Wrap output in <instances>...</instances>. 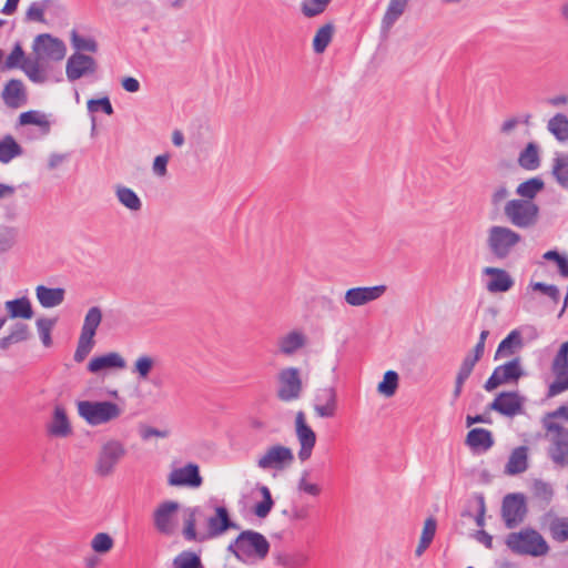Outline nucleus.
Returning <instances> with one entry per match:
<instances>
[{"label": "nucleus", "instance_id": "f257e3e1", "mask_svg": "<svg viewBox=\"0 0 568 568\" xmlns=\"http://www.w3.org/2000/svg\"><path fill=\"white\" fill-rule=\"evenodd\" d=\"M199 508L190 509L187 517L184 521L183 536L186 540L204 541L206 539L221 536L229 529H237L239 526L230 518L229 510L219 506L215 508V515L207 518V532L197 534L195 529L196 515H200Z\"/></svg>", "mask_w": 568, "mask_h": 568}, {"label": "nucleus", "instance_id": "f03ea898", "mask_svg": "<svg viewBox=\"0 0 568 568\" xmlns=\"http://www.w3.org/2000/svg\"><path fill=\"white\" fill-rule=\"evenodd\" d=\"M270 542L261 532L254 530L242 531L227 547L241 560H263L270 552Z\"/></svg>", "mask_w": 568, "mask_h": 568}, {"label": "nucleus", "instance_id": "7ed1b4c3", "mask_svg": "<svg viewBox=\"0 0 568 568\" xmlns=\"http://www.w3.org/2000/svg\"><path fill=\"white\" fill-rule=\"evenodd\" d=\"M505 544L514 554L521 556L541 557L549 551L546 539L532 528L508 534Z\"/></svg>", "mask_w": 568, "mask_h": 568}, {"label": "nucleus", "instance_id": "20e7f679", "mask_svg": "<svg viewBox=\"0 0 568 568\" xmlns=\"http://www.w3.org/2000/svg\"><path fill=\"white\" fill-rule=\"evenodd\" d=\"M78 414L91 426L108 424L118 419L123 409L110 400H80L77 403Z\"/></svg>", "mask_w": 568, "mask_h": 568}, {"label": "nucleus", "instance_id": "39448f33", "mask_svg": "<svg viewBox=\"0 0 568 568\" xmlns=\"http://www.w3.org/2000/svg\"><path fill=\"white\" fill-rule=\"evenodd\" d=\"M126 448L118 439H108L104 442L98 453L94 473L99 477H109L113 475L120 462L125 457Z\"/></svg>", "mask_w": 568, "mask_h": 568}, {"label": "nucleus", "instance_id": "423d86ee", "mask_svg": "<svg viewBox=\"0 0 568 568\" xmlns=\"http://www.w3.org/2000/svg\"><path fill=\"white\" fill-rule=\"evenodd\" d=\"M520 241L521 235L511 229L494 225L488 231L487 246L496 258L504 260Z\"/></svg>", "mask_w": 568, "mask_h": 568}, {"label": "nucleus", "instance_id": "0eeeda50", "mask_svg": "<svg viewBox=\"0 0 568 568\" xmlns=\"http://www.w3.org/2000/svg\"><path fill=\"white\" fill-rule=\"evenodd\" d=\"M510 223L520 229H529L538 221L539 207L532 201L510 200L504 209Z\"/></svg>", "mask_w": 568, "mask_h": 568}, {"label": "nucleus", "instance_id": "6e6552de", "mask_svg": "<svg viewBox=\"0 0 568 568\" xmlns=\"http://www.w3.org/2000/svg\"><path fill=\"white\" fill-rule=\"evenodd\" d=\"M550 442L548 455L557 466H568V428L555 422H546Z\"/></svg>", "mask_w": 568, "mask_h": 568}, {"label": "nucleus", "instance_id": "1a4fd4ad", "mask_svg": "<svg viewBox=\"0 0 568 568\" xmlns=\"http://www.w3.org/2000/svg\"><path fill=\"white\" fill-rule=\"evenodd\" d=\"M278 387L276 396L280 400L290 403L297 400L303 392L301 372L297 367H285L277 375Z\"/></svg>", "mask_w": 568, "mask_h": 568}, {"label": "nucleus", "instance_id": "9d476101", "mask_svg": "<svg viewBox=\"0 0 568 568\" xmlns=\"http://www.w3.org/2000/svg\"><path fill=\"white\" fill-rule=\"evenodd\" d=\"M294 462L293 450L283 445H273L265 449V452L256 460L258 468L263 470H284Z\"/></svg>", "mask_w": 568, "mask_h": 568}, {"label": "nucleus", "instance_id": "9b49d317", "mask_svg": "<svg viewBox=\"0 0 568 568\" xmlns=\"http://www.w3.org/2000/svg\"><path fill=\"white\" fill-rule=\"evenodd\" d=\"M527 515L526 499L523 494H508L501 503V518L508 529L519 526Z\"/></svg>", "mask_w": 568, "mask_h": 568}, {"label": "nucleus", "instance_id": "f8f14e48", "mask_svg": "<svg viewBox=\"0 0 568 568\" xmlns=\"http://www.w3.org/2000/svg\"><path fill=\"white\" fill-rule=\"evenodd\" d=\"M524 376L520 358L515 357L511 361L497 366L490 377L485 383V389L491 392L500 385L517 383Z\"/></svg>", "mask_w": 568, "mask_h": 568}, {"label": "nucleus", "instance_id": "ddd939ff", "mask_svg": "<svg viewBox=\"0 0 568 568\" xmlns=\"http://www.w3.org/2000/svg\"><path fill=\"white\" fill-rule=\"evenodd\" d=\"M551 371L556 379L549 385L548 396H556L568 389V341L561 344L552 361Z\"/></svg>", "mask_w": 568, "mask_h": 568}, {"label": "nucleus", "instance_id": "4468645a", "mask_svg": "<svg viewBox=\"0 0 568 568\" xmlns=\"http://www.w3.org/2000/svg\"><path fill=\"white\" fill-rule=\"evenodd\" d=\"M295 434L300 444L298 458L306 462L311 458L316 444V434L307 425L304 412L300 410L295 416Z\"/></svg>", "mask_w": 568, "mask_h": 568}, {"label": "nucleus", "instance_id": "2eb2a0df", "mask_svg": "<svg viewBox=\"0 0 568 568\" xmlns=\"http://www.w3.org/2000/svg\"><path fill=\"white\" fill-rule=\"evenodd\" d=\"M386 290V285L352 287L345 292L344 301L348 306L361 307L381 298Z\"/></svg>", "mask_w": 568, "mask_h": 568}, {"label": "nucleus", "instance_id": "dca6fc26", "mask_svg": "<svg viewBox=\"0 0 568 568\" xmlns=\"http://www.w3.org/2000/svg\"><path fill=\"white\" fill-rule=\"evenodd\" d=\"M38 59L62 60L65 55L64 43L50 34H39L33 43Z\"/></svg>", "mask_w": 568, "mask_h": 568}, {"label": "nucleus", "instance_id": "f3484780", "mask_svg": "<svg viewBox=\"0 0 568 568\" xmlns=\"http://www.w3.org/2000/svg\"><path fill=\"white\" fill-rule=\"evenodd\" d=\"M524 398L517 392H501L489 404L488 409L514 417L523 412Z\"/></svg>", "mask_w": 568, "mask_h": 568}, {"label": "nucleus", "instance_id": "a211bd4d", "mask_svg": "<svg viewBox=\"0 0 568 568\" xmlns=\"http://www.w3.org/2000/svg\"><path fill=\"white\" fill-rule=\"evenodd\" d=\"M97 68L98 64L92 57L75 52L70 55L67 61V78L69 81L73 82L84 75L93 74Z\"/></svg>", "mask_w": 568, "mask_h": 568}, {"label": "nucleus", "instance_id": "6ab92c4d", "mask_svg": "<svg viewBox=\"0 0 568 568\" xmlns=\"http://www.w3.org/2000/svg\"><path fill=\"white\" fill-rule=\"evenodd\" d=\"M180 505L176 501H164L154 511V526L163 535L174 532V517Z\"/></svg>", "mask_w": 568, "mask_h": 568}, {"label": "nucleus", "instance_id": "aec40b11", "mask_svg": "<svg viewBox=\"0 0 568 568\" xmlns=\"http://www.w3.org/2000/svg\"><path fill=\"white\" fill-rule=\"evenodd\" d=\"M307 345V336L301 329H292L276 341L278 354L291 357Z\"/></svg>", "mask_w": 568, "mask_h": 568}, {"label": "nucleus", "instance_id": "412c9836", "mask_svg": "<svg viewBox=\"0 0 568 568\" xmlns=\"http://www.w3.org/2000/svg\"><path fill=\"white\" fill-rule=\"evenodd\" d=\"M337 409V395L334 387L317 389L314 398V410L321 418L335 416Z\"/></svg>", "mask_w": 568, "mask_h": 568}, {"label": "nucleus", "instance_id": "4be33fe9", "mask_svg": "<svg viewBox=\"0 0 568 568\" xmlns=\"http://www.w3.org/2000/svg\"><path fill=\"white\" fill-rule=\"evenodd\" d=\"M202 481L203 479L200 475L199 466L193 463L173 469L168 478V483L171 486L200 487Z\"/></svg>", "mask_w": 568, "mask_h": 568}, {"label": "nucleus", "instance_id": "5701e85b", "mask_svg": "<svg viewBox=\"0 0 568 568\" xmlns=\"http://www.w3.org/2000/svg\"><path fill=\"white\" fill-rule=\"evenodd\" d=\"M125 366V359L119 353L111 352L91 358L88 364V371L98 374L105 369H123Z\"/></svg>", "mask_w": 568, "mask_h": 568}, {"label": "nucleus", "instance_id": "b1692460", "mask_svg": "<svg viewBox=\"0 0 568 568\" xmlns=\"http://www.w3.org/2000/svg\"><path fill=\"white\" fill-rule=\"evenodd\" d=\"M2 100L9 108L17 109L26 103L27 92L24 84L21 80H9L2 91Z\"/></svg>", "mask_w": 568, "mask_h": 568}, {"label": "nucleus", "instance_id": "393cba45", "mask_svg": "<svg viewBox=\"0 0 568 568\" xmlns=\"http://www.w3.org/2000/svg\"><path fill=\"white\" fill-rule=\"evenodd\" d=\"M466 444L474 453H486L494 445V437L490 430L485 428H473L466 436Z\"/></svg>", "mask_w": 568, "mask_h": 568}, {"label": "nucleus", "instance_id": "a878e982", "mask_svg": "<svg viewBox=\"0 0 568 568\" xmlns=\"http://www.w3.org/2000/svg\"><path fill=\"white\" fill-rule=\"evenodd\" d=\"M484 273L491 276L486 284V287L490 293L507 292L514 285V280L505 270L486 267Z\"/></svg>", "mask_w": 568, "mask_h": 568}, {"label": "nucleus", "instance_id": "bb28decb", "mask_svg": "<svg viewBox=\"0 0 568 568\" xmlns=\"http://www.w3.org/2000/svg\"><path fill=\"white\" fill-rule=\"evenodd\" d=\"M48 433L51 436L64 438L71 435L72 427L67 416L65 409L62 406H55L53 410L52 420L48 425Z\"/></svg>", "mask_w": 568, "mask_h": 568}, {"label": "nucleus", "instance_id": "cd10ccee", "mask_svg": "<svg viewBox=\"0 0 568 568\" xmlns=\"http://www.w3.org/2000/svg\"><path fill=\"white\" fill-rule=\"evenodd\" d=\"M36 295L42 307L52 308L63 303L65 290L62 287L38 285L36 287Z\"/></svg>", "mask_w": 568, "mask_h": 568}, {"label": "nucleus", "instance_id": "c85d7f7f", "mask_svg": "<svg viewBox=\"0 0 568 568\" xmlns=\"http://www.w3.org/2000/svg\"><path fill=\"white\" fill-rule=\"evenodd\" d=\"M407 7L408 0H389L386 11L382 18V30L384 32L389 31L397 20L404 14Z\"/></svg>", "mask_w": 568, "mask_h": 568}, {"label": "nucleus", "instance_id": "c756f323", "mask_svg": "<svg viewBox=\"0 0 568 568\" xmlns=\"http://www.w3.org/2000/svg\"><path fill=\"white\" fill-rule=\"evenodd\" d=\"M273 557L275 564L283 568H302L308 560L302 551L275 550Z\"/></svg>", "mask_w": 568, "mask_h": 568}, {"label": "nucleus", "instance_id": "7c9ffc66", "mask_svg": "<svg viewBox=\"0 0 568 568\" xmlns=\"http://www.w3.org/2000/svg\"><path fill=\"white\" fill-rule=\"evenodd\" d=\"M4 307L10 318L30 320L33 316L31 302L28 297L7 301Z\"/></svg>", "mask_w": 568, "mask_h": 568}, {"label": "nucleus", "instance_id": "2f4dec72", "mask_svg": "<svg viewBox=\"0 0 568 568\" xmlns=\"http://www.w3.org/2000/svg\"><path fill=\"white\" fill-rule=\"evenodd\" d=\"M31 337L30 328L22 322L16 323L8 336L0 338V348L8 349L12 344L28 341Z\"/></svg>", "mask_w": 568, "mask_h": 568}, {"label": "nucleus", "instance_id": "473e14b6", "mask_svg": "<svg viewBox=\"0 0 568 568\" xmlns=\"http://www.w3.org/2000/svg\"><path fill=\"white\" fill-rule=\"evenodd\" d=\"M115 196L118 201L131 212H139L142 209V201L138 194L124 185L115 186Z\"/></svg>", "mask_w": 568, "mask_h": 568}, {"label": "nucleus", "instance_id": "72a5a7b5", "mask_svg": "<svg viewBox=\"0 0 568 568\" xmlns=\"http://www.w3.org/2000/svg\"><path fill=\"white\" fill-rule=\"evenodd\" d=\"M23 149L10 134L0 140V162L9 163L14 158L22 155Z\"/></svg>", "mask_w": 568, "mask_h": 568}, {"label": "nucleus", "instance_id": "f704fd0d", "mask_svg": "<svg viewBox=\"0 0 568 568\" xmlns=\"http://www.w3.org/2000/svg\"><path fill=\"white\" fill-rule=\"evenodd\" d=\"M527 448L524 446L517 447L513 450L506 464V473L516 475L527 469Z\"/></svg>", "mask_w": 568, "mask_h": 568}, {"label": "nucleus", "instance_id": "c9c22d12", "mask_svg": "<svg viewBox=\"0 0 568 568\" xmlns=\"http://www.w3.org/2000/svg\"><path fill=\"white\" fill-rule=\"evenodd\" d=\"M519 165L525 170H536L540 165L539 150L536 143L529 142L527 146L519 153Z\"/></svg>", "mask_w": 568, "mask_h": 568}, {"label": "nucleus", "instance_id": "e433bc0d", "mask_svg": "<svg viewBox=\"0 0 568 568\" xmlns=\"http://www.w3.org/2000/svg\"><path fill=\"white\" fill-rule=\"evenodd\" d=\"M101 321H102L101 308L98 306L90 307L84 316V322H83L80 335L94 338L97 328L101 324Z\"/></svg>", "mask_w": 568, "mask_h": 568}, {"label": "nucleus", "instance_id": "4c0bfd02", "mask_svg": "<svg viewBox=\"0 0 568 568\" xmlns=\"http://www.w3.org/2000/svg\"><path fill=\"white\" fill-rule=\"evenodd\" d=\"M551 174L556 182L568 191V154H560L554 159Z\"/></svg>", "mask_w": 568, "mask_h": 568}, {"label": "nucleus", "instance_id": "58836bf2", "mask_svg": "<svg viewBox=\"0 0 568 568\" xmlns=\"http://www.w3.org/2000/svg\"><path fill=\"white\" fill-rule=\"evenodd\" d=\"M20 231L17 226L0 225V254L13 248L19 242Z\"/></svg>", "mask_w": 568, "mask_h": 568}, {"label": "nucleus", "instance_id": "ea45409f", "mask_svg": "<svg viewBox=\"0 0 568 568\" xmlns=\"http://www.w3.org/2000/svg\"><path fill=\"white\" fill-rule=\"evenodd\" d=\"M334 27L331 23L322 26L313 39V50L316 53H323L332 41Z\"/></svg>", "mask_w": 568, "mask_h": 568}, {"label": "nucleus", "instance_id": "a19ab883", "mask_svg": "<svg viewBox=\"0 0 568 568\" xmlns=\"http://www.w3.org/2000/svg\"><path fill=\"white\" fill-rule=\"evenodd\" d=\"M545 186V183L539 178H531L520 183L516 190L517 194L524 197L523 200L531 201Z\"/></svg>", "mask_w": 568, "mask_h": 568}, {"label": "nucleus", "instance_id": "79ce46f5", "mask_svg": "<svg viewBox=\"0 0 568 568\" xmlns=\"http://www.w3.org/2000/svg\"><path fill=\"white\" fill-rule=\"evenodd\" d=\"M523 341L520 333L515 329L511 331L498 345L496 352V358L505 355H511L514 353V348L521 347Z\"/></svg>", "mask_w": 568, "mask_h": 568}, {"label": "nucleus", "instance_id": "37998d69", "mask_svg": "<svg viewBox=\"0 0 568 568\" xmlns=\"http://www.w3.org/2000/svg\"><path fill=\"white\" fill-rule=\"evenodd\" d=\"M19 123L21 125L33 124L40 126L44 133L50 131V122L48 121L47 116L39 111L31 110L21 113L19 115Z\"/></svg>", "mask_w": 568, "mask_h": 568}, {"label": "nucleus", "instance_id": "c03bdc74", "mask_svg": "<svg viewBox=\"0 0 568 568\" xmlns=\"http://www.w3.org/2000/svg\"><path fill=\"white\" fill-rule=\"evenodd\" d=\"M548 130L559 141L568 139V118L562 113H557L548 122Z\"/></svg>", "mask_w": 568, "mask_h": 568}, {"label": "nucleus", "instance_id": "a18cd8bd", "mask_svg": "<svg viewBox=\"0 0 568 568\" xmlns=\"http://www.w3.org/2000/svg\"><path fill=\"white\" fill-rule=\"evenodd\" d=\"M398 374L395 371H387L383 381L377 385V392L385 397H392L398 388Z\"/></svg>", "mask_w": 568, "mask_h": 568}, {"label": "nucleus", "instance_id": "49530a36", "mask_svg": "<svg viewBox=\"0 0 568 568\" xmlns=\"http://www.w3.org/2000/svg\"><path fill=\"white\" fill-rule=\"evenodd\" d=\"M332 0H303L301 3V11L306 18H315L322 14Z\"/></svg>", "mask_w": 568, "mask_h": 568}, {"label": "nucleus", "instance_id": "de8ad7c7", "mask_svg": "<svg viewBox=\"0 0 568 568\" xmlns=\"http://www.w3.org/2000/svg\"><path fill=\"white\" fill-rule=\"evenodd\" d=\"M40 59L36 60H24L21 64V69L27 74V77L34 83H43L47 80V77L39 63Z\"/></svg>", "mask_w": 568, "mask_h": 568}, {"label": "nucleus", "instance_id": "09e8293b", "mask_svg": "<svg viewBox=\"0 0 568 568\" xmlns=\"http://www.w3.org/2000/svg\"><path fill=\"white\" fill-rule=\"evenodd\" d=\"M57 323V318L39 317L36 322L37 329L42 344L45 347L52 345L51 331Z\"/></svg>", "mask_w": 568, "mask_h": 568}, {"label": "nucleus", "instance_id": "8fccbe9b", "mask_svg": "<svg viewBox=\"0 0 568 568\" xmlns=\"http://www.w3.org/2000/svg\"><path fill=\"white\" fill-rule=\"evenodd\" d=\"M258 490L263 497V500L254 506V514L258 518H265L272 510L274 501L267 486H260Z\"/></svg>", "mask_w": 568, "mask_h": 568}, {"label": "nucleus", "instance_id": "3c124183", "mask_svg": "<svg viewBox=\"0 0 568 568\" xmlns=\"http://www.w3.org/2000/svg\"><path fill=\"white\" fill-rule=\"evenodd\" d=\"M174 568H204L201 558L192 551H182L173 559Z\"/></svg>", "mask_w": 568, "mask_h": 568}, {"label": "nucleus", "instance_id": "603ef678", "mask_svg": "<svg viewBox=\"0 0 568 568\" xmlns=\"http://www.w3.org/2000/svg\"><path fill=\"white\" fill-rule=\"evenodd\" d=\"M71 43L72 47L79 51L95 52L98 50V43L92 38H84L80 36L75 30L71 31Z\"/></svg>", "mask_w": 568, "mask_h": 568}, {"label": "nucleus", "instance_id": "864d4df0", "mask_svg": "<svg viewBox=\"0 0 568 568\" xmlns=\"http://www.w3.org/2000/svg\"><path fill=\"white\" fill-rule=\"evenodd\" d=\"M154 358L143 355L136 358L133 367V373H136L140 379L146 381L151 371L154 367Z\"/></svg>", "mask_w": 568, "mask_h": 568}, {"label": "nucleus", "instance_id": "5fc2aeb1", "mask_svg": "<svg viewBox=\"0 0 568 568\" xmlns=\"http://www.w3.org/2000/svg\"><path fill=\"white\" fill-rule=\"evenodd\" d=\"M552 538L557 541L568 540V517L557 518L549 527Z\"/></svg>", "mask_w": 568, "mask_h": 568}, {"label": "nucleus", "instance_id": "6e6d98bb", "mask_svg": "<svg viewBox=\"0 0 568 568\" xmlns=\"http://www.w3.org/2000/svg\"><path fill=\"white\" fill-rule=\"evenodd\" d=\"M530 287L534 291H538L546 295L554 305H557L560 301V291L559 288L554 284H547L542 282H531Z\"/></svg>", "mask_w": 568, "mask_h": 568}, {"label": "nucleus", "instance_id": "4d7b16f0", "mask_svg": "<svg viewBox=\"0 0 568 568\" xmlns=\"http://www.w3.org/2000/svg\"><path fill=\"white\" fill-rule=\"evenodd\" d=\"M310 471L303 470L297 481L298 491L305 493L310 496L317 497L322 493V488L318 484L308 481Z\"/></svg>", "mask_w": 568, "mask_h": 568}, {"label": "nucleus", "instance_id": "13d9d810", "mask_svg": "<svg viewBox=\"0 0 568 568\" xmlns=\"http://www.w3.org/2000/svg\"><path fill=\"white\" fill-rule=\"evenodd\" d=\"M94 346V338L80 335L78 346L74 353V361L81 363L90 354Z\"/></svg>", "mask_w": 568, "mask_h": 568}, {"label": "nucleus", "instance_id": "bf43d9fd", "mask_svg": "<svg viewBox=\"0 0 568 568\" xmlns=\"http://www.w3.org/2000/svg\"><path fill=\"white\" fill-rule=\"evenodd\" d=\"M91 547L95 552L105 554L112 549L113 539L109 534L99 532L93 537Z\"/></svg>", "mask_w": 568, "mask_h": 568}, {"label": "nucleus", "instance_id": "052dcab7", "mask_svg": "<svg viewBox=\"0 0 568 568\" xmlns=\"http://www.w3.org/2000/svg\"><path fill=\"white\" fill-rule=\"evenodd\" d=\"M24 60H29V58H26L22 47L19 43H17L11 53L8 55L4 62V68L9 70L21 68V64L23 63Z\"/></svg>", "mask_w": 568, "mask_h": 568}, {"label": "nucleus", "instance_id": "680f3d73", "mask_svg": "<svg viewBox=\"0 0 568 568\" xmlns=\"http://www.w3.org/2000/svg\"><path fill=\"white\" fill-rule=\"evenodd\" d=\"M88 110L91 113L98 112L99 110H102L105 114L111 115L113 113L112 104L109 100V98H102L98 100H89L88 101Z\"/></svg>", "mask_w": 568, "mask_h": 568}, {"label": "nucleus", "instance_id": "e2e57ef3", "mask_svg": "<svg viewBox=\"0 0 568 568\" xmlns=\"http://www.w3.org/2000/svg\"><path fill=\"white\" fill-rule=\"evenodd\" d=\"M532 489L535 496L545 501H549L554 495L552 487L542 480H535Z\"/></svg>", "mask_w": 568, "mask_h": 568}, {"label": "nucleus", "instance_id": "0e129e2a", "mask_svg": "<svg viewBox=\"0 0 568 568\" xmlns=\"http://www.w3.org/2000/svg\"><path fill=\"white\" fill-rule=\"evenodd\" d=\"M170 161V154L164 153L161 155L155 156L153 164H152V171L154 175L159 178H164L168 173V163Z\"/></svg>", "mask_w": 568, "mask_h": 568}, {"label": "nucleus", "instance_id": "69168bd1", "mask_svg": "<svg viewBox=\"0 0 568 568\" xmlns=\"http://www.w3.org/2000/svg\"><path fill=\"white\" fill-rule=\"evenodd\" d=\"M484 349L485 344H483V341H478L474 348V357L471 359L467 358L466 361H464V379L471 372L476 362L479 361V358L483 356Z\"/></svg>", "mask_w": 568, "mask_h": 568}, {"label": "nucleus", "instance_id": "338daca9", "mask_svg": "<svg viewBox=\"0 0 568 568\" xmlns=\"http://www.w3.org/2000/svg\"><path fill=\"white\" fill-rule=\"evenodd\" d=\"M44 6L40 2H33L30 4L26 12V18L29 21L43 22L44 18Z\"/></svg>", "mask_w": 568, "mask_h": 568}, {"label": "nucleus", "instance_id": "774afa93", "mask_svg": "<svg viewBox=\"0 0 568 568\" xmlns=\"http://www.w3.org/2000/svg\"><path fill=\"white\" fill-rule=\"evenodd\" d=\"M436 529H437L436 519L433 517L427 518L424 523L420 538L432 542L435 537Z\"/></svg>", "mask_w": 568, "mask_h": 568}]
</instances>
